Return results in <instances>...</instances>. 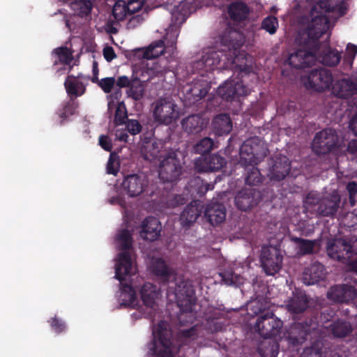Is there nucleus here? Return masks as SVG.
<instances>
[{"label": "nucleus", "instance_id": "nucleus-1", "mask_svg": "<svg viewBox=\"0 0 357 357\" xmlns=\"http://www.w3.org/2000/svg\"><path fill=\"white\" fill-rule=\"evenodd\" d=\"M153 273L160 277L164 284H168L167 292L175 295L177 305L181 310L178 320L182 324L183 317H188L192 321L193 307L195 305L196 297L193 286L190 282L183 279H176L173 270L169 268L165 261L161 259H157L153 264Z\"/></svg>", "mask_w": 357, "mask_h": 357}, {"label": "nucleus", "instance_id": "nucleus-2", "mask_svg": "<svg viewBox=\"0 0 357 357\" xmlns=\"http://www.w3.org/2000/svg\"><path fill=\"white\" fill-rule=\"evenodd\" d=\"M347 9L345 0H340L338 2H335L334 0L319 1L310 11L311 19L305 29L309 39L313 41L318 40L323 34L328 31L330 20L323 12L335 13L340 17L347 13Z\"/></svg>", "mask_w": 357, "mask_h": 357}, {"label": "nucleus", "instance_id": "nucleus-3", "mask_svg": "<svg viewBox=\"0 0 357 357\" xmlns=\"http://www.w3.org/2000/svg\"><path fill=\"white\" fill-rule=\"evenodd\" d=\"M132 259L128 252L119 253V260L116 264L115 278L121 283V304L124 305H134L136 300V292L131 284L123 283L124 276L129 275L132 270Z\"/></svg>", "mask_w": 357, "mask_h": 357}, {"label": "nucleus", "instance_id": "nucleus-4", "mask_svg": "<svg viewBox=\"0 0 357 357\" xmlns=\"http://www.w3.org/2000/svg\"><path fill=\"white\" fill-rule=\"evenodd\" d=\"M153 335V340L147 345L150 354L156 357H174L172 333L163 321L158 324Z\"/></svg>", "mask_w": 357, "mask_h": 357}, {"label": "nucleus", "instance_id": "nucleus-5", "mask_svg": "<svg viewBox=\"0 0 357 357\" xmlns=\"http://www.w3.org/2000/svg\"><path fill=\"white\" fill-rule=\"evenodd\" d=\"M317 321H307L306 319L303 322H295L291 324L287 332L285 339L289 347L297 348L302 345L306 340L310 341L317 339Z\"/></svg>", "mask_w": 357, "mask_h": 357}, {"label": "nucleus", "instance_id": "nucleus-6", "mask_svg": "<svg viewBox=\"0 0 357 357\" xmlns=\"http://www.w3.org/2000/svg\"><path fill=\"white\" fill-rule=\"evenodd\" d=\"M339 137L333 128H326L314 135L312 149L317 155H325L339 151Z\"/></svg>", "mask_w": 357, "mask_h": 357}, {"label": "nucleus", "instance_id": "nucleus-7", "mask_svg": "<svg viewBox=\"0 0 357 357\" xmlns=\"http://www.w3.org/2000/svg\"><path fill=\"white\" fill-rule=\"evenodd\" d=\"M268 149L258 137H250L243 142L240 148V163L257 165L267 154Z\"/></svg>", "mask_w": 357, "mask_h": 357}, {"label": "nucleus", "instance_id": "nucleus-8", "mask_svg": "<svg viewBox=\"0 0 357 357\" xmlns=\"http://www.w3.org/2000/svg\"><path fill=\"white\" fill-rule=\"evenodd\" d=\"M268 149L258 137H250L243 142L240 148V163L257 165L267 154Z\"/></svg>", "mask_w": 357, "mask_h": 357}, {"label": "nucleus", "instance_id": "nucleus-9", "mask_svg": "<svg viewBox=\"0 0 357 357\" xmlns=\"http://www.w3.org/2000/svg\"><path fill=\"white\" fill-rule=\"evenodd\" d=\"M244 75L241 77L230 78L218 89V94L227 101L240 100L250 94L252 89L245 84Z\"/></svg>", "mask_w": 357, "mask_h": 357}, {"label": "nucleus", "instance_id": "nucleus-10", "mask_svg": "<svg viewBox=\"0 0 357 357\" xmlns=\"http://www.w3.org/2000/svg\"><path fill=\"white\" fill-rule=\"evenodd\" d=\"M160 161L159 177L164 183L176 181L181 174L182 166L176 151L170 150L165 153Z\"/></svg>", "mask_w": 357, "mask_h": 357}, {"label": "nucleus", "instance_id": "nucleus-11", "mask_svg": "<svg viewBox=\"0 0 357 357\" xmlns=\"http://www.w3.org/2000/svg\"><path fill=\"white\" fill-rule=\"evenodd\" d=\"M282 325V321L273 312L260 310L254 327L261 337L268 339L276 336Z\"/></svg>", "mask_w": 357, "mask_h": 357}, {"label": "nucleus", "instance_id": "nucleus-12", "mask_svg": "<svg viewBox=\"0 0 357 357\" xmlns=\"http://www.w3.org/2000/svg\"><path fill=\"white\" fill-rule=\"evenodd\" d=\"M341 197L337 192H332L328 197L319 199L315 197V194L310 192L306 196V203L308 204H315L317 203L318 207L317 213L322 217H334L340 207Z\"/></svg>", "mask_w": 357, "mask_h": 357}, {"label": "nucleus", "instance_id": "nucleus-13", "mask_svg": "<svg viewBox=\"0 0 357 357\" xmlns=\"http://www.w3.org/2000/svg\"><path fill=\"white\" fill-rule=\"evenodd\" d=\"M153 105L154 120L160 124L169 125L178 117L176 105L167 98H160Z\"/></svg>", "mask_w": 357, "mask_h": 357}, {"label": "nucleus", "instance_id": "nucleus-14", "mask_svg": "<svg viewBox=\"0 0 357 357\" xmlns=\"http://www.w3.org/2000/svg\"><path fill=\"white\" fill-rule=\"evenodd\" d=\"M121 185L130 197H137L142 193H146L150 197L153 195V190L150 191L149 188V179L143 174H130L125 176Z\"/></svg>", "mask_w": 357, "mask_h": 357}, {"label": "nucleus", "instance_id": "nucleus-15", "mask_svg": "<svg viewBox=\"0 0 357 357\" xmlns=\"http://www.w3.org/2000/svg\"><path fill=\"white\" fill-rule=\"evenodd\" d=\"M333 82L331 71L324 68L312 69L308 75L305 86L314 91L321 92L329 89Z\"/></svg>", "mask_w": 357, "mask_h": 357}, {"label": "nucleus", "instance_id": "nucleus-16", "mask_svg": "<svg viewBox=\"0 0 357 357\" xmlns=\"http://www.w3.org/2000/svg\"><path fill=\"white\" fill-rule=\"evenodd\" d=\"M314 301L306 294L304 290L296 288L292 291V296L289 298L286 305V308L291 314H302L307 311L310 314Z\"/></svg>", "mask_w": 357, "mask_h": 357}, {"label": "nucleus", "instance_id": "nucleus-17", "mask_svg": "<svg viewBox=\"0 0 357 357\" xmlns=\"http://www.w3.org/2000/svg\"><path fill=\"white\" fill-rule=\"evenodd\" d=\"M211 88V79L208 74H199L185 87L188 99L197 101L204 98Z\"/></svg>", "mask_w": 357, "mask_h": 357}, {"label": "nucleus", "instance_id": "nucleus-18", "mask_svg": "<svg viewBox=\"0 0 357 357\" xmlns=\"http://www.w3.org/2000/svg\"><path fill=\"white\" fill-rule=\"evenodd\" d=\"M326 252L330 258L338 261H344L356 253L351 242L342 238L330 239Z\"/></svg>", "mask_w": 357, "mask_h": 357}, {"label": "nucleus", "instance_id": "nucleus-19", "mask_svg": "<svg viewBox=\"0 0 357 357\" xmlns=\"http://www.w3.org/2000/svg\"><path fill=\"white\" fill-rule=\"evenodd\" d=\"M260 261L266 274L274 275L282 267V256L278 250L264 247L261 250Z\"/></svg>", "mask_w": 357, "mask_h": 357}, {"label": "nucleus", "instance_id": "nucleus-20", "mask_svg": "<svg viewBox=\"0 0 357 357\" xmlns=\"http://www.w3.org/2000/svg\"><path fill=\"white\" fill-rule=\"evenodd\" d=\"M263 199L262 193L255 188L242 189L235 197L236 207L243 211L256 206Z\"/></svg>", "mask_w": 357, "mask_h": 357}, {"label": "nucleus", "instance_id": "nucleus-21", "mask_svg": "<svg viewBox=\"0 0 357 357\" xmlns=\"http://www.w3.org/2000/svg\"><path fill=\"white\" fill-rule=\"evenodd\" d=\"M327 295L329 299L335 302L348 303L355 299L357 291L355 287L351 285L337 284L330 288Z\"/></svg>", "mask_w": 357, "mask_h": 357}, {"label": "nucleus", "instance_id": "nucleus-22", "mask_svg": "<svg viewBox=\"0 0 357 357\" xmlns=\"http://www.w3.org/2000/svg\"><path fill=\"white\" fill-rule=\"evenodd\" d=\"M204 205L199 200H194L188 204L180 214L179 221L183 227L189 228L201 215Z\"/></svg>", "mask_w": 357, "mask_h": 357}, {"label": "nucleus", "instance_id": "nucleus-23", "mask_svg": "<svg viewBox=\"0 0 357 357\" xmlns=\"http://www.w3.org/2000/svg\"><path fill=\"white\" fill-rule=\"evenodd\" d=\"M227 163L225 158L218 154H212L208 157L198 158L195 162L197 172H218Z\"/></svg>", "mask_w": 357, "mask_h": 357}, {"label": "nucleus", "instance_id": "nucleus-24", "mask_svg": "<svg viewBox=\"0 0 357 357\" xmlns=\"http://www.w3.org/2000/svg\"><path fill=\"white\" fill-rule=\"evenodd\" d=\"M316 60L315 54L305 49H298L289 54L288 63L296 69H302L311 66Z\"/></svg>", "mask_w": 357, "mask_h": 357}, {"label": "nucleus", "instance_id": "nucleus-25", "mask_svg": "<svg viewBox=\"0 0 357 357\" xmlns=\"http://www.w3.org/2000/svg\"><path fill=\"white\" fill-rule=\"evenodd\" d=\"M335 312L330 307H321L318 303H314L312 309L310 311V314L307 318V321H317V335L320 336V328H329V326H326L333 317Z\"/></svg>", "mask_w": 357, "mask_h": 357}, {"label": "nucleus", "instance_id": "nucleus-26", "mask_svg": "<svg viewBox=\"0 0 357 357\" xmlns=\"http://www.w3.org/2000/svg\"><path fill=\"white\" fill-rule=\"evenodd\" d=\"M291 170V163L285 155L276 157L269 169L268 176L271 181H280L286 178Z\"/></svg>", "mask_w": 357, "mask_h": 357}, {"label": "nucleus", "instance_id": "nucleus-27", "mask_svg": "<svg viewBox=\"0 0 357 357\" xmlns=\"http://www.w3.org/2000/svg\"><path fill=\"white\" fill-rule=\"evenodd\" d=\"M144 73L149 75V77L146 80L141 81L139 78L132 77V82L129 86L128 91V96L135 100H139L144 96V87L143 82L149 81L151 78L155 76L158 71L156 70V67L153 65L151 68H147L145 71H143L142 76H144Z\"/></svg>", "mask_w": 357, "mask_h": 357}, {"label": "nucleus", "instance_id": "nucleus-28", "mask_svg": "<svg viewBox=\"0 0 357 357\" xmlns=\"http://www.w3.org/2000/svg\"><path fill=\"white\" fill-rule=\"evenodd\" d=\"M220 52L211 51L206 53L201 59L196 61L193 67L202 73L208 74L217 68L220 63Z\"/></svg>", "mask_w": 357, "mask_h": 357}, {"label": "nucleus", "instance_id": "nucleus-29", "mask_svg": "<svg viewBox=\"0 0 357 357\" xmlns=\"http://www.w3.org/2000/svg\"><path fill=\"white\" fill-rule=\"evenodd\" d=\"M161 224L157 218L149 216L142 222L141 236L150 241H153L160 236Z\"/></svg>", "mask_w": 357, "mask_h": 357}, {"label": "nucleus", "instance_id": "nucleus-30", "mask_svg": "<svg viewBox=\"0 0 357 357\" xmlns=\"http://www.w3.org/2000/svg\"><path fill=\"white\" fill-rule=\"evenodd\" d=\"M204 215L211 225H218L225 220V206L219 202H211L206 205Z\"/></svg>", "mask_w": 357, "mask_h": 357}, {"label": "nucleus", "instance_id": "nucleus-31", "mask_svg": "<svg viewBox=\"0 0 357 357\" xmlns=\"http://www.w3.org/2000/svg\"><path fill=\"white\" fill-rule=\"evenodd\" d=\"M325 278V268L319 262H315L305 268L303 273V282L307 285L314 284Z\"/></svg>", "mask_w": 357, "mask_h": 357}, {"label": "nucleus", "instance_id": "nucleus-32", "mask_svg": "<svg viewBox=\"0 0 357 357\" xmlns=\"http://www.w3.org/2000/svg\"><path fill=\"white\" fill-rule=\"evenodd\" d=\"M331 87L332 93L340 98H348L356 93L354 82L350 79L337 80Z\"/></svg>", "mask_w": 357, "mask_h": 357}, {"label": "nucleus", "instance_id": "nucleus-33", "mask_svg": "<svg viewBox=\"0 0 357 357\" xmlns=\"http://www.w3.org/2000/svg\"><path fill=\"white\" fill-rule=\"evenodd\" d=\"M213 130L215 135L222 136L229 134L232 130V122L227 114L217 115L212 122Z\"/></svg>", "mask_w": 357, "mask_h": 357}, {"label": "nucleus", "instance_id": "nucleus-34", "mask_svg": "<svg viewBox=\"0 0 357 357\" xmlns=\"http://www.w3.org/2000/svg\"><path fill=\"white\" fill-rule=\"evenodd\" d=\"M142 157L148 161L155 160L160 153V143L153 139H145L140 148Z\"/></svg>", "mask_w": 357, "mask_h": 357}, {"label": "nucleus", "instance_id": "nucleus-35", "mask_svg": "<svg viewBox=\"0 0 357 357\" xmlns=\"http://www.w3.org/2000/svg\"><path fill=\"white\" fill-rule=\"evenodd\" d=\"M204 125V120L200 114H192L183 119L181 126L185 132L190 133H198L202 130Z\"/></svg>", "mask_w": 357, "mask_h": 357}, {"label": "nucleus", "instance_id": "nucleus-36", "mask_svg": "<svg viewBox=\"0 0 357 357\" xmlns=\"http://www.w3.org/2000/svg\"><path fill=\"white\" fill-rule=\"evenodd\" d=\"M250 12L247 4L243 1H235L230 4L228 8V13L230 18L235 22L245 20Z\"/></svg>", "mask_w": 357, "mask_h": 357}, {"label": "nucleus", "instance_id": "nucleus-37", "mask_svg": "<svg viewBox=\"0 0 357 357\" xmlns=\"http://www.w3.org/2000/svg\"><path fill=\"white\" fill-rule=\"evenodd\" d=\"M244 169V181L246 185H258L262 183L264 177L259 169L255 167V164H245Z\"/></svg>", "mask_w": 357, "mask_h": 357}, {"label": "nucleus", "instance_id": "nucleus-38", "mask_svg": "<svg viewBox=\"0 0 357 357\" xmlns=\"http://www.w3.org/2000/svg\"><path fill=\"white\" fill-rule=\"evenodd\" d=\"M140 296L146 306L153 307L158 296L157 287L152 283L146 282L141 288Z\"/></svg>", "mask_w": 357, "mask_h": 357}, {"label": "nucleus", "instance_id": "nucleus-39", "mask_svg": "<svg viewBox=\"0 0 357 357\" xmlns=\"http://www.w3.org/2000/svg\"><path fill=\"white\" fill-rule=\"evenodd\" d=\"M64 86L67 93L70 97L74 98L82 96L86 90L83 83L76 80L73 75L68 76L65 80Z\"/></svg>", "mask_w": 357, "mask_h": 357}, {"label": "nucleus", "instance_id": "nucleus-40", "mask_svg": "<svg viewBox=\"0 0 357 357\" xmlns=\"http://www.w3.org/2000/svg\"><path fill=\"white\" fill-rule=\"evenodd\" d=\"M329 328L335 337H344L349 335L353 330L350 323L342 320H337L332 323L329 325Z\"/></svg>", "mask_w": 357, "mask_h": 357}, {"label": "nucleus", "instance_id": "nucleus-41", "mask_svg": "<svg viewBox=\"0 0 357 357\" xmlns=\"http://www.w3.org/2000/svg\"><path fill=\"white\" fill-rule=\"evenodd\" d=\"M70 8L75 15L84 17L91 14L93 3L91 0H74Z\"/></svg>", "mask_w": 357, "mask_h": 357}, {"label": "nucleus", "instance_id": "nucleus-42", "mask_svg": "<svg viewBox=\"0 0 357 357\" xmlns=\"http://www.w3.org/2000/svg\"><path fill=\"white\" fill-rule=\"evenodd\" d=\"M319 59L325 66H334L340 61L341 54L338 51L328 48L320 54Z\"/></svg>", "mask_w": 357, "mask_h": 357}, {"label": "nucleus", "instance_id": "nucleus-43", "mask_svg": "<svg viewBox=\"0 0 357 357\" xmlns=\"http://www.w3.org/2000/svg\"><path fill=\"white\" fill-rule=\"evenodd\" d=\"M165 49V41L159 40L151 43L144 52V58L152 59L159 57L164 53Z\"/></svg>", "mask_w": 357, "mask_h": 357}, {"label": "nucleus", "instance_id": "nucleus-44", "mask_svg": "<svg viewBox=\"0 0 357 357\" xmlns=\"http://www.w3.org/2000/svg\"><path fill=\"white\" fill-rule=\"evenodd\" d=\"M240 35L234 31H229V33H225L221 37V42L225 45L228 47L229 49H233L234 54L237 50L240 49L243 45V41L238 40L236 36Z\"/></svg>", "mask_w": 357, "mask_h": 357}, {"label": "nucleus", "instance_id": "nucleus-45", "mask_svg": "<svg viewBox=\"0 0 357 357\" xmlns=\"http://www.w3.org/2000/svg\"><path fill=\"white\" fill-rule=\"evenodd\" d=\"M292 241L298 245V253L301 255H311L314 252L316 241L294 237Z\"/></svg>", "mask_w": 357, "mask_h": 357}, {"label": "nucleus", "instance_id": "nucleus-46", "mask_svg": "<svg viewBox=\"0 0 357 357\" xmlns=\"http://www.w3.org/2000/svg\"><path fill=\"white\" fill-rule=\"evenodd\" d=\"M213 140L208 137L198 141L193 146L195 153L204 155L211 151L213 148Z\"/></svg>", "mask_w": 357, "mask_h": 357}, {"label": "nucleus", "instance_id": "nucleus-47", "mask_svg": "<svg viewBox=\"0 0 357 357\" xmlns=\"http://www.w3.org/2000/svg\"><path fill=\"white\" fill-rule=\"evenodd\" d=\"M117 241L119 243V248L123 250V252H128L127 251L132 247V236L128 229L121 230L117 236Z\"/></svg>", "mask_w": 357, "mask_h": 357}, {"label": "nucleus", "instance_id": "nucleus-48", "mask_svg": "<svg viewBox=\"0 0 357 357\" xmlns=\"http://www.w3.org/2000/svg\"><path fill=\"white\" fill-rule=\"evenodd\" d=\"M220 276L222 278V281L227 285L237 286L242 282V278L236 274L231 269L226 270L220 273Z\"/></svg>", "mask_w": 357, "mask_h": 357}, {"label": "nucleus", "instance_id": "nucleus-49", "mask_svg": "<svg viewBox=\"0 0 357 357\" xmlns=\"http://www.w3.org/2000/svg\"><path fill=\"white\" fill-rule=\"evenodd\" d=\"M278 20L273 15L266 17L261 22V28L267 31L269 34L273 35L278 29Z\"/></svg>", "mask_w": 357, "mask_h": 357}, {"label": "nucleus", "instance_id": "nucleus-50", "mask_svg": "<svg viewBox=\"0 0 357 357\" xmlns=\"http://www.w3.org/2000/svg\"><path fill=\"white\" fill-rule=\"evenodd\" d=\"M54 52L58 56L59 61L64 65H70L73 60V52L67 47H57Z\"/></svg>", "mask_w": 357, "mask_h": 357}, {"label": "nucleus", "instance_id": "nucleus-51", "mask_svg": "<svg viewBox=\"0 0 357 357\" xmlns=\"http://www.w3.org/2000/svg\"><path fill=\"white\" fill-rule=\"evenodd\" d=\"M77 103H76L73 98L68 101L59 111V117L63 120H67L70 116L75 114Z\"/></svg>", "mask_w": 357, "mask_h": 357}, {"label": "nucleus", "instance_id": "nucleus-52", "mask_svg": "<svg viewBox=\"0 0 357 357\" xmlns=\"http://www.w3.org/2000/svg\"><path fill=\"white\" fill-rule=\"evenodd\" d=\"M120 163L119 160V155L112 152L110 153L107 164V172L109 174L116 175L119 171Z\"/></svg>", "mask_w": 357, "mask_h": 357}, {"label": "nucleus", "instance_id": "nucleus-53", "mask_svg": "<svg viewBox=\"0 0 357 357\" xmlns=\"http://www.w3.org/2000/svg\"><path fill=\"white\" fill-rule=\"evenodd\" d=\"M128 14L126 8V4L121 5L119 3H115L112 8V15L116 20H123Z\"/></svg>", "mask_w": 357, "mask_h": 357}, {"label": "nucleus", "instance_id": "nucleus-54", "mask_svg": "<svg viewBox=\"0 0 357 357\" xmlns=\"http://www.w3.org/2000/svg\"><path fill=\"white\" fill-rule=\"evenodd\" d=\"M345 188L349 195V204L351 206H354L356 202L357 182L354 181H349L346 184Z\"/></svg>", "mask_w": 357, "mask_h": 357}, {"label": "nucleus", "instance_id": "nucleus-55", "mask_svg": "<svg viewBox=\"0 0 357 357\" xmlns=\"http://www.w3.org/2000/svg\"><path fill=\"white\" fill-rule=\"evenodd\" d=\"M357 54V45L349 43L346 48V52L344 57V61L349 65L353 64L354 60Z\"/></svg>", "mask_w": 357, "mask_h": 357}, {"label": "nucleus", "instance_id": "nucleus-56", "mask_svg": "<svg viewBox=\"0 0 357 357\" xmlns=\"http://www.w3.org/2000/svg\"><path fill=\"white\" fill-rule=\"evenodd\" d=\"M116 80L114 77H105L102 78L100 80L96 81V83L98 84V86L102 89V90L106 93H110L115 84Z\"/></svg>", "mask_w": 357, "mask_h": 357}, {"label": "nucleus", "instance_id": "nucleus-57", "mask_svg": "<svg viewBox=\"0 0 357 357\" xmlns=\"http://www.w3.org/2000/svg\"><path fill=\"white\" fill-rule=\"evenodd\" d=\"M48 323L50 324L52 329L57 334L61 333L66 330L65 322L56 317L51 318Z\"/></svg>", "mask_w": 357, "mask_h": 357}, {"label": "nucleus", "instance_id": "nucleus-58", "mask_svg": "<svg viewBox=\"0 0 357 357\" xmlns=\"http://www.w3.org/2000/svg\"><path fill=\"white\" fill-rule=\"evenodd\" d=\"M126 128L130 135H135L142 131V126L137 120L127 119Z\"/></svg>", "mask_w": 357, "mask_h": 357}, {"label": "nucleus", "instance_id": "nucleus-59", "mask_svg": "<svg viewBox=\"0 0 357 357\" xmlns=\"http://www.w3.org/2000/svg\"><path fill=\"white\" fill-rule=\"evenodd\" d=\"M259 354L261 357H277L278 354V346L277 344H272L266 349L259 348Z\"/></svg>", "mask_w": 357, "mask_h": 357}, {"label": "nucleus", "instance_id": "nucleus-60", "mask_svg": "<svg viewBox=\"0 0 357 357\" xmlns=\"http://www.w3.org/2000/svg\"><path fill=\"white\" fill-rule=\"evenodd\" d=\"M321 353L319 348L312 346L306 347L301 354L300 357H321Z\"/></svg>", "mask_w": 357, "mask_h": 357}, {"label": "nucleus", "instance_id": "nucleus-61", "mask_svg": "<svg viewBox=\"0 0 357 357\" xmlns=\"http://www.w3.org/2000/svg\"><path fill=\"white\" fill-rule=\"evenodd\" d=\"M185 197L181 195H175L167 200L169 207L175 208L185 203Z\"/></svg>", "mask_w": 357, "mask_h": 357}, {"label": "nucleus", "instance_id": "nucleus-62", "mask_svg": "<svg viewBox=\"0 0 357 357\" xmlns=\"http://www.w3.org/2000/svg\"><path fill=\"white\" fill-rule=\"evenodd\" d=\"M99 145L105 151H111L112 149V142L111 139L107 135H101L98 139Z\"/></svg>", "mask_w": 357, "mask_h": 357}, {"label": "nucleus", "instance_id": "nucleus-63", "mask_svg": "<svg viewBox=\"0 0 357 357\" xmlns=\"http://www.w3.org/2000/svg\"><path fill=\"white\" fill-rule=\"evenodd\" d=\"M178 37V33L176 30L173 29H168L165 36V40L167 41V45L173 47L176 43Z\"/></svg>", "mask_w": 357, "mask_h": 357}, {"label": "nucleus", "instance_id": "nucleus-64", "mask_svg": "<svg viewBox=\"0 0 357 357\" xmlns=\"http://www.w3.org/2000/svg\"><path fill=\"white\" fill-rule=\"evenodd\" d=\"M128 131L123 129H118L115 132L116 139L120 142H128L129 141Z\"/></svg>", "mask_w": 357, "mask_h": 357}]
</instances>
